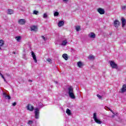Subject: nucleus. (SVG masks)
Segmentation results:
<instances>
[{
    "instance_id": "1",
    "label": "nucleus",
    "mask_w": 126,
    "mask_h": 126,
    "mask_svg": "<svg viewBox=\"0 0 126 126\" xmlns=\"http://www.w3.org/2000/svg\"><path fill=\"white\" fill-rule=\"evenodd\" d=\"M67 93L71 99H75V95H74V91L72 86H69L67 88Z\"/></svg>"
},
{
    "instance_id": "2",
    "label": "nucleus",
    "mask_w": 126,
    "mask_h": 126,
    "mask_svg": "<svg viewBox=\"0 0 126 126\" xmlns=\"http://www.w3.org/2000/svg\"><path fill=\"white\" fill-rule=\"evenodd\" d=\"M93 119L94 121V122L97 124L98 125H101L102 124V122L101 121V119L98 118L97 117V114L96 113H94L93 114Z\"/></svg>"
},
{
    "instance_id": "3",
    "label": "nucleus",
    "mask_w": 126,
    "mask_h": 126,
    "mask_svg": "<svg viewBox=\"0 0 126 126\" xmlns=\"http://www.w3.org/2000/svg\"><path fill=\"white\" fill-rule=\"evenodd\" d=\"M40 113V109L38 108L34 109L35 118L36 119H39V114Z\"/></svg>"
},
{
    "instance_id": "4",
    "label": "nucleus",
    "mask_w": 126,
    "mask_h": 126,
    "mask_svg": "<svg viewBox=\"0 0 126 126\" xmlns=\"http://www.w3.org/2000/svg\"><path fill=\"white\" fill-rule=\"evenodd\" d=\"M109 63L112 68H118V65L114 61H109Z\"/></svg>"
},
{
    "instance_id": "5",
    "label": "nucleus",
    "mask_w": 126,
    "mask_h": 126,
    "mask_svg": "<svg viewBox=\"0 0 126 126\" xmlns=\"http://www.w3.org/2000/svg\"><path fill=\"white\" fill-rule=\"evenodd\" d=\"M27 109L28 111H30V112H33V111H34V107L31 104H28Z\"/></svg>"
},
{
    "instance_id": "6",
    "label": "nucleus",
    "mask_w": 126,
    "mask_h": 126,
    "mask_svg": "<svg viewBox=\"0 0 126 126\" xmlns=\"http://www.w3.org/2000/svg\"><path fill=\"white\" fill-rule=\"evenodd\" d=\"M18 23L20 24V25H24V24L26 23V20L23 19H20L18 20Z\"/></svg>"
},
{
    "instance_id": "7",
    "label": "nucleus",
    "mask_w": 126,
    "mask_h": 126,
    "mask_svg": "<svg viewBox=\"0 0 126 126\" xmlns=\"http://www.w3.org/2000/svg\"><path fill=\"white\" fill-rule=\"evenodd\" d=\"M114 26L116 28H119V26H120V21L118 20L114 21Z\"/></svg>"
},
{
    "instance_id": "8",
    "label": "nucleus",
    "mask_w": 126,
    "mask_h": 126,
    "mask_svg": "<svg viewBox=\"0 0 126 126\" xmlns=\"http://www.w3.org/2000/svg\"><path fill=\"white\" fill-rule=\"evenodd\" d=\"M31 31H34V32H37L38 31V27L36 26H32L31 27Z\"/></svg>"
},
{
    "instance_id": "9",
    "label": "nucleus",
    "mask_w": 126,
    "mask_h": 126,
    "mask_svg": "<svg viewBox=\"0 0 126 126\" xmlns=\"http://www.w3.org/2000/svg\"><path fill=\"white\" fill-rule=\"evenodd\" d=\"M97 11L100 14H105V10L102 8H98L97 9Z\"/></svg>"
},
{
    "instance_id": "10",
    "label": "nucleus",
    "mask_w": 126,
    "mask_h": 126,
    "mask_svg": "<svg viewBox=\"0 0 126 126\" xmlns=\"http://www.w3.org/2000/svg\"><path fill=\"white\" fill-rule=\"evenodd\" d=\"M3 97L5 98L7 100H10V99H11L10 96L9 95H7L5 93H3Z\"/></svg>"
},
{
    "instance_id": "11",
    "label": "nucleus",
    "mask_w": 126,
    "mask_h": 126,
    "mask_svg": "<svg viewBox=\"0 0 126 126\" xmlns=\"http://www.w3.org/2000/svg\"><path fill=\"white\" fill-rule=\"evenodd\" d=\"M88 36L91 39H94L96 37V35L95 34V33H94V32H90Z\"/></svg>"
},
{
    "instance_id": "12",
    "label": "nucleus",
    "mask_w": 126,
    "mask_h": 126,
    "mask_svg": "<svg viewBox=\"0 0 126 126\" xmlns=\"http://www.w3.org/2000/svg\"><path fill=\"white\" fill-rule=\"evenodd\" d=\"M32 58H33V60L34 63H37V58H36V55H35V53H34V52H32Z\"/></svg>"
},
{
    "instance_id": "13",
    "label": "nucleus",
    "mask_w": 126,
    "mask_h": 126,
    "mask_svg": "<svg viewBox=\"0 0 126 126\" xmlns=\"http://www.w3.org/2000/svg\"><path fill=\"white\" fill-rule=\"evenodd\" d=\"M122 20V27L124 28L125 26H126V19L124 18H122L121 19Z\"/></svg>"
},
{
    "instance_id": "14",
    "label": "nucleus",
    "mask_w": 126,
    "mask_h": 126,
    "mask_svg": "<svg viewBox=\"0 0 126 126\" xmlns=\"http://www.w3.org/2000/svg\"><path fill=\"white\" fill-rule=\"evenodd\" d=\"M122 93L126 92V85H123L122 88L121 89V92Z\"/></svg>"
},
{
    "instance_id": "15",
    "label": "nucleus",
    "mask_w": 126,
    "mask_h": 126,
    "mask_svg": "<svg viewBox=\"0 0 126 126\" xmlns=\"http://www.w3.org/2000/svg\"><path fill=\"white\" fill-rule=\"evenodd\" d=\"M63 24H64L63 21H60L58 23V26L59 27H62V26H63Z\"/></svg>"
},
{
    "instance_id": "16",
    "label": "nucleus",
    "mask_w": 126,
    "mask_h": 126,
    "mask_svg": "<svg viewBox=\"0 0 126 126\" xmlns=\"http://www.w3.org/2000/svg\"><path fill=\"white\" fill-rule=\"evenodd\" d=\"M66 44H67V40L66 39H65L62 41L61 46H66Z\"/></svg>"
},
{
    "instance_id": "17",
    "label": "nucleus",
    "mask_w": 126,
    "mask_h": 126,
    "mask_svg": "<svg viewBox=\"0 0 126 126\" xmlns=\"http://www.w3.org/2000/svg\"><path fill=\"white\" fill-rule=\"evenodd\" d=\"M62 57L65 61H67L68 60V57L66 54H63Z\"/></svg>"
},
{
    "instance_id": "18",
    "label": "nucleus",
    "mask_w": 126,
    "mask_h": 126,
    "mask_svg": "<svg viewBox=\"0 0 126 126\" xmlns=\"http://www.w3.org/2000/svg\"><path fill=\"white\" fill-rule=\"evenodd\" d=\"M4 45V41L2 40H0V50H1V47Z\"/></svg>"
},
{
    "instance_id": "19",
    "label": "nucleus",
    "mask_w": 126,
    "mask_h": 126,
    "mask_svg": "<svg viewBox=\"0 0 126 126\" xmlns=\"http://www.w3.org/2000/svg\"><path fill=\"white\" fill-rule=\"evenodd\" d=\"M66 113L68 115V116H71V111L68 108L66 109Z\"/></svg>"
},
{
    "instance_id": "20",
    "label": "nucleus",
    "mask_w": 126,
    "mask_h": 126,
    "mask_svg": "<svg viewBox=\"0 0 126 126\" xmlns=\"http://www.w3.org/2000/svg\"><path fill=\"white\" fill-rule=\"evenodd\" d=\"M13 10L12 9H8L7 14H13Z\"/></svg>"
},
{
    "instance_id": "21",
    "label": "nucleus",
    "mask_w": 126,
    "mask_h": 126,
    "mask_svg": "<svg viewBox=\"0 0 126 126\" xmlns=\"http://www.w3.org/2000/svg\"><path fill=\"white\" fill-rule=\"evenodd\" d=\"M88 59L89 60H94V59H95V57L92 55H91L89 56Z\"/></svg>"
},
{
    "instance_id": "22",
    "label": "nucleus",
    "mask_w": 126,
    "mask_h": 126,
    "mask_svg": "<svg viewBox=\"0 0 126 126\" xmlns=\"http://www.w3.org/2000/svg\"><path fill=\"white\" fill-rule=\"evenodd\" d=\"M82 65H83V64H82L81 62H78L77 63V66H78V67H81Z\"/></svg>"
},
{
    "instance_id": "23",
    "label": "nucleus",
    "mask_w": 126,
    "mask_h": 126,
    "mask_svg": "<svg viewBox=\"0 0 126 126\" xmlns=\"http://www.w3.org/2000/svg\"><path fill=\"white\" fill-rule=\"evenodd\" d=\"M15 39H16V40L18 42H19V41H20V40H21V36H16V37H15Z\"/></svg>"
},
{
    "instance_id": "24",
    "label": "nucleus",
    "mask_w": 126,
    "mask_h": 126,
    "mask_svg": "<svg viewBox=\"0 0 126 126\" xmlns=\"http://www.w3.org/2000/svg\"><path fill=\"white\" fill-rule=\"evenodd\" d=\"M75 29L77 31V32H78L79 30H80V26H77L75 27Z\"/></svg>"
},
{
    "instance_id": "25",
    "label": "nucleus",
    "mask_w": 126,
    "mask_h": 126,
    "mask_svg": "<svg viewBox=\"0 0 126 126\" xmlns=\"http://www.w3.org/2000/svg\"><path fill=\"white\" fill-rule=\"evenodd\" d=\"M60 14V13L59 12H54V16H59V15Z\"/></svg>"
},
{
    "instance_id": "26",
    "label": "nucleus",
    "mask_w": 126,
    "mask_h": 126,
    "mask_svg": "<svg viewBox=\"0 0 126 126\" xmlns=\"http://www.w3.org/2000/svg\"><path fill=\"white\" fill-rule=\"evenodd\" d=\"M38 107L39 108H42V107H43V103H42L41 102H39L38 103Z\"/></svg>"
},
{
    "instance_id": "27",
    "label": "nucleus",
    "mask_w": 126,
    "mask_h": 126,
    "mask_svg": "<svg viewBox=\"0 0 126 126\" xmlns=\"http://www.w3.org/2000/svg\"><path fill=\"white\" fill-rule=\"evenodd\" d=\"M33 13V14H35V15H37L38 13H39V12L36 10H34Z\"/></svg>"
},
{
    "instance_id": "28",
    "label": "nucleus",
    "mask_w": 126,
    "mask_h": 126,
    "mask_svg": "<svg viewBox=\"0 0 126 126\" xmlns=\"http://www.w3.org/2000/svg\"><path fill=\"white\" fill-rule=\"evenodd\" d=\"M46 61L47 62H48V63H52V59H47Z\"/></svg>"
},
{
    "instance_id": "29",
    "label": "nucleus",
    "mask_w": 126,
    "mask_h": 126,
    "mask_svg": "<svg viewBox=\"0 0 126 126\" xmlns=\"http://www.w3.org/2000/svg\"><path fill=\"white\" fill-rule=\"evenodd\" d=\"M43 18H47V17H48V15H47V14L44 13L43 14Z\"/></svg>"
},
{
    "instance_id": "30",
    "label": "nucleus",
    "mask_w": 126,
    "mask_h": 126,
    "mask_svg": "<svg viewBox=\"0 0 126 126\" xmlns=\"http://www.w3.org/2000/svg\"><path fill=\"white\" fill-rule=\"evenodd\" d=\"M122 9H123V10H126V6H122Z\"/></svg>"
},
{
    "instance_id": "31",
    "label": "nucleus",
    "mask_w": 126,
    "mask_h": 126,
    "mask_svg": "<svg viewBox=\"0 0 126 126\" xmlns=\"http://www.w3.org/2000/svg\"><path fill=\"white\" fill-rule=\"evenodd\" d=\"M29 125H32L33 124V121H29L28 122Z\"/></svg>"
},
{
    "instance_id": "32",
    "label": "nucleus",
    "mask_w": 126,
    "mask_h": 126,
    "mask_svg": "<svg viewBox=\"0 0 126 126\" xmlns=\"http://www.w3.org/2000/svg\"><path fill=\"white\" fill-rule=\"evenodd\" d=\"M96 96L98 97V98L102 99V96L100 95L99 94H97Z\"/></svg>"
},
{
    "instance_id": "33",
    "label": "nucleus",
    "mask_w": 126,
    "mask_h": 126,
    "mask_svg": "<svg viewBox=\"0 0 126 126\" xmlns=\"http://www.w3.org/2000/svg\"><path fill=\"white\" fill-rule=\"evenodd\" d=\"M108 110H109L110 111V112H111V113H112L113 114V115H115V113H114V111H113V110H112L110 108H108Z\"/></svg>"
},
{
    "instance_id": "34",
    "label": "nucleus",
    "mask_w": 126,
    "mask_h": 126,
    "mask_svg": "<svg viewBox=\"0 0 126 126\" xmlns=\"http://www.w3.org/2000/svg\"><path fill=\"white\" fill-rule=\"evenodd\" d=\"M41 37L42 38L43 40H44V41H46V38H45V36H41Z\"/></svg>"
},
{
    "instance_id": "35",
    "label": "nucleus",
    "mask_w": 126,
    "mask_h": 126,
    "mask_svg": "<svg viewBox=\"0 0 126 126\" xmlns=\"http://www.w3.org/2000/svg\"><path fill=\"white\" fill-rule=\"evenodd\" d=\"M63 2H67L68 1V0H62Z\"/></svg>"
},
{
    "instance_id": "36",
    "label": "nucleus",
    "mask_w": 126,
    "mask_h": 126,
    "mask_svg": "<svg viewBox=\"0 0 126 126\" xmlns=\"http://www.w3.org/2000/svg\"><path fill=\"white\" fill-rule=\"evenodd\" d=\"M12 105H13V106H16V102H15L13 103Z\"/></svg>"
},
{
    "instance_id": "37",
    "label": "nucleus",
    "mask_w": 126,
    "mask_h": 126,
    "mask_svg": "<svg viewBox=\"0 0 126 126\" xmlns=\"http://www.w3.org/2000/svg\"><path fill=\"white\" fill-rule=\"evenodd\" d=\"M3 79H4V81H5V82H6V80L5 79V78H3Z\"/></svg>"
},
{
    "instance_id": "38",
    "label": "nucleus",
    "mask_w": 126,
    "mask_h": 126,
    "mask_svg": "<svg viewBox=\"0 0 126 126\" xmlns=\"http://www.w3.org/2000/svg\"><path fill=\"white\" fill-rule=\"evenodd\" d=\"M1 77H2V78H4V77L3 76V75H2L1 76Z\"/></svg>"
},
{
    "instance_id": "39",
    "label": "nucleus",
    "mask_w": 126,
    "mask_h": 126,
    "mask_svg": "<svg viewBox=\"0 0 126 126\" xmlns=\"http://www.w3.org/2000/svg\"><path fill=\"white\" fill-rule=\"evenodd\" d=\"M29 82H32V80H29Z\"/></svg>"
},
{
    "instance_id": "40",
    "label": "nucleus",
    "mask_w": 126,
    "mask_h": 126,
    "mask_svg": "<svg viewBox=\"0 0 126 126\" xmlns=\"http://www.w3.org/2000/svg\"><path fill=\"white\" fill-rule=\"evenodd\" d=\"M112 118H115V115H112Z\"/></svg>"
},
{
    "instance_id": "41",
    "label": "nucleus",
    "mask_w": 126,
    "mask_h": 126,
    "mask_svg": "<svg viewBox=\"0 0 126 126\" xmlns=\"http://www.w3.org/2000/svg\"><path fill=\"white\" fill-rule=\"evenodd\" d=\"M2 75V74H1V73L0 72V76H1Z\"/></svg>"
}]
</instances>
